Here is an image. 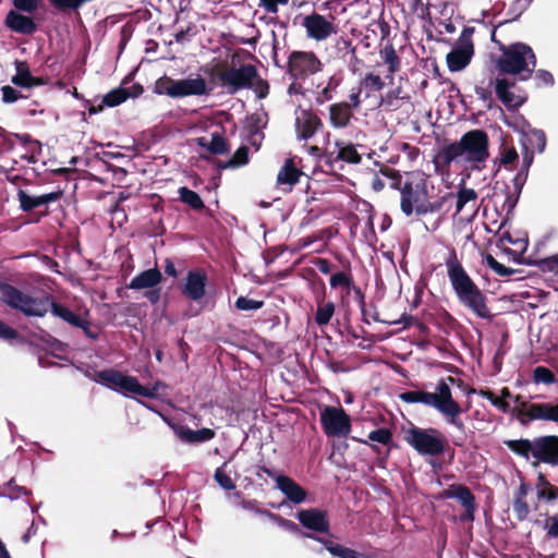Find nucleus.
I'll use <instances>...</instances> for the list:
<instances>
[{
	"instance_id": "obj_1",
	"label": "nucleus",
	"mask_w": 558,
	"mask_h": 558,
	"mask_svg": "<svg viewBox=\"0 0 558 558\" xmlns=\"http://www.w3.org/2000/svg\"><path fill=\"white\" fill-rule=\"evenodd\" d=\"M489 157V138L483 130L464 133L459 141L445 145L435 156V165L446 171H481Z\"/></svg>"
},
{
	"instance_id": "obj_2",
	"label": "nucleus",
	"mask_w": 558,
	"mask_h": 558,
	"mask_svg": "<svg viewBox=\"0 0 558 558\" xmlns=\"http://www.w3.org/2000/svg\"><path fill=\"white\" fill-rule=\"evenodd\" d=\"M0 301L29 317H44L50 311L53 316L61 318L71 326L84 329L87 333L88 320L75 314L66 306L54 302L48 293L32 295L14 286L1 283Z\"/></svg>"
},
{
	"instance_id": "obj_3",
	"label": "nucleus",
	"mask_w": 558,
	"mask_h": 558,
	"mask_svg": "<svg viewBox=\"0 0 558 558\" xmlns=\"http://www.w3.org/2000/svg\"><path fill=\"white\" fill-rule=\"evenodd\" d=\"M400 208L405 216H425L442 208L444 201L438 195L433 180L422 171L407 173L399 187Z\"/></svg>"
},
{
	"instance_id": "obj_4",
	"label": "nucleus",
	"mask_w": 558,
	"mask_h": 558,
	"mask_svg": "<svg viewBox=\"0 0 558 558\" xmlns=\"http://www.w3.org/2000/svg\"><path fill=\"white\" fill-rule=\"evenodd\" d=\"M454 383L456 379L449 376L438 380L434 391L409 390L402 392L399 398L405 403H421L435 409L448 425L464 432L465 425L461 420L463 410L452 396L451 386Z\"/></svg>"
},
{
	"instance_id": "obj_5",
	"label": "nucleus",
	"mask_w": 558,
	"mask_h": 558,
	"mask_svg": "<svg viewBox=\"0 0 558 558\" xmlns=\"http://www.w3.org/2000/svg\"><path fill=\"white\" fill-rule=\"evenodd\" d=\"M445 265L449 282L459 302L477 317L490 318L485 294L469 276L454 250H450Z\"/></svg>"
},
{
	"instance_id": "obj_6",
	"label": "nucleus",
	"mask_w": 558,
	"mask_h": 558,
	"mask_svg": "<svg viewBox=\"0 0 558 558\" xmlns=\"http://www.w3.org/2000/svg\"><path fill=\"white\" fill-rule=\"evenodd\" d=\"M530 493L534 494L532 508L535 511L542 505L553 506L558 501V486L550 483L544 474L539 473L534 484L521 480L512 501L513 512L519 521H525L530 515L531 506L526 500Z\"/></svg>"
},
{
	"instance_id": "obj_7",
	"label": "nucleus",
	"mask_w": 558,
	"mask_h": 558,
	"mask_svg": "<svg viewBox=\"0 0 558 558\" xmlns=\"http://www.w3.org/2000/svg\"><path fill=\"white\" fill-rule=\"evenodd\" d=\"M86 376L93 381L119 392L124 397L137 395L145 398H157L160 389L165 388V385L159 381L155 383L151 387H145L141 385L136 377L125 375L113 368L87 372Z\"/></svg>"
},
{
	"instance_id": "obj_8",
	"label": "nucleus",
	"mask_w": 558,
	"mask_h": 558,
	"mask_svg": "<svg viewBox=\"0 0 558 558\" xmlns=\"http://www.w3.org/2000/svg\"><path fill=\"white\" fill-rule=\"evenodd\" d=\"M507 448L513 453L530 460L534 464L544 462L550 465H558V436L547 435L534 439H514L505 441Z\"/></svg>"
},
{
	"instance_id": "obj_9",
	"label": "nucleus",
	"mask_w": 558,
	"mask_h": 558,
	"mask_svg": "<svg viewBox=\"0 0 558 558\" xmlns=\"http://www.w3.org/2000/svg\"><path fill=\"white\" fill-rule=\"evenodd\" d=\"M501 51V57L497 62L500 72L521 75V80L531 77L536 65V57L529 45L514 43L502 47Z\"/></svg>"
},
{
	"instance_id": "obj_10",
	"label": "nucleus",
	"mask_w": 558,
	"mask_h": 558,
	"mask_svg": "<svg viewBox=\"0 0 558 558\" xmlns=\"http://www.w3.org/2000/svg\"><path fill=\"white\" fill-rule=\"evenodd\" d=\"M404 440L423 457H438L445 453L448 442L437 428L412 426L404 433Z\"/></svg>"
},
{
	"instance_id": "obj_11",
	"label": "nucleus",
	"mask_w": 558,
	"mask_h": 558,
	"mask_svg": "<svg viewBox=\"0 0 558 558\" xmlns=\"http://www.w3.org/2000/svg\"><path fill=\"white\" fill-rule=\"evenodd\" d=\"M211 88L201 75L190 76L182 80H173L167 75L159 77L154 85V93L166 95L171 98H184L190 96H204L209 94Z\"/></svg>"
},
{
	"instance_id": "obj_12",
	"label": "nucleus",
	"mask_w": 558,
	"mask_h": 558,
	"mask_svg": "<svg viewBox=\"0 0 558 558\" xmlns=\"http://www.w3.org/2000/svg\"><path fill=\"white\" fill-rule=\"evenodd\" d=\"M319 418L327 437H347L351 432V418L341 407L325 405Z\"/></svg>"
},
{
	"instance_id": "obj_13",
	"label": "nucleus",
	"mask_w": 558,
	"mask_h": 558,
	"mask_svg": "<svg viewBox=\"0 0 558 558\" xmlns=\"http://www.w3.org/2000/svg\"><path fill=\"white\" fill-rule=\"evenodd\" d=\"M256 78L257 70L252 64H242L239 68H231L222 72L219 76L221 84L232 94L240 89L251 88Z\"/></svg>"
},
{
	"instance_id": "obj_14",
	"label": "nucleus",
	"mask_w": 558,
	"mask_h": 558,
	"mask_svg": "<svg viewBox=\"0 0 558 558\" xmlns=\"http://www.w3.org/2000/svg\"><path fill=\"white\" fill-rule=\"evenodd\" d=\"M288 68L291 76L303 78L322 71L323 63L312 51H293L288 58Z\"/></svg>"
},
{
	"instance_id": "obj_15",
	"label": "nucleus",
	"mask_w": 558,
	"mask_h": 558,
	"mask_svg": "<svg viewBox=\"0 0 558 558\" xmlns=\"http://www.w3.org/2000/svg\"><path fill=\"white\" fill-rule=\"evenodd\" d=\"M326 147L325 157L330 163L337 161H343L348 163H360L361 155L359 154L356 146L348 141L337 140L332 144L330 143V133L325 134Z\"/></svg>"
},
{
	"instance_id": "obj_16",
	"label": "nucleus",
	"mask_w": 558,
	"mask_h": 558,
	"mask_svg": "<svg viewBox=\"0 0 558 558\" xmlns=\"http://www.w3.org/2000/svg\"><path fill=\"white\" fill-rule=\"evenodd\" d=\"M473 56V44L471 36L464 31L459 38L458 45L447 54L448 69L451 72L463 70Z\"/></svg>"
},
{
	"instance_id": "obj_17",
	"label": "nucleus",
	"mask_w": 558,
	"mask_h": 558,
	"mask_svg": "<svg viewBox=\"0 0 558 558\" xmlns=\"http://www.w3.org/2000/svg\"><path fill=\"white\" fill-rule=\"evenodd\" d=\"M513 402L522 409L530 420H544L558 423V403H527L521 396H515Z\"/></svg>"
},
{
	"instance_id": "obj_18",
	"label": "nucleus",
	"mask_w": 558,
	"mask_h": 558,
	"mask_svg": "<svg viewBox=\"0 0 558 558\" xmlns=\"http://www.w3.org/2000/svg\"><path fill=\"white\" fill-rule=\"evenodd\" d=\"M302 26L305 28L307 37L317 41L325 40L336 33L333 23L318 13L305 16Z\"/></svg>"
},
{
	"instance_id": "obj_19",
	"label": "nucleus",
	"mask_w": 558,
	"mask_h": 558,
	"mask_svg": "<svg viewBox=\"0 0 558 558\" xmlns=\"http://www.w3.org/2000/svg\"><path fill=\"white\" fill-rule=\"evenodd\" d=\"M322 126V120L313 111L301 108L295 111V132L298 140H310Z\"/></svg>"
},
{
	"instance_id": "obj_20",
	"label": "nucleus",
	"mask_w": 558,
	"mask_h": 558,
	"mask_svg": "<svg viewBox=\"0 0 558 558\" xmlns=\"http://www.w3.org/2000/svg\"><path fill=\"white\" fill-rule=\"evenodd\" d=\"M207 276L204 270H190L180 289L192 301H199L206 294Z\"/></svg>"
},
{
	"instance_id": "obj_21",
	"label": "nucleus",
	"mask_w": 558,
	"mask_h": 558,
	"mask_svg": "<svg viewBox=\"0 0 558 558\" xmlns=\"http://www.w3.org/2000/svg\"><path fill=\"white\" fill-rule=\"evenodd\" d=\"M302 174V171L296 167L294 158H288L277 174L276 185L282 192L289 193L300 181Z\"/></svg>"
},
{
	"instance_id": "obj_22",
	"label": "nucleus",
	"mask_w": 558,
	"mask_h": 558,
	"mask_svg": "<svg viewBox=\"0 0 558 558\" xmlns=\"http://www.w3.org/2000/svg\"><path fill=\"white\" fill-rule=\"evenodd\" d=\"M298 520L300 523L310 530L316 532H328L329 521L327 513L319 509H306L298 512Z\"/></svg>"
},
{
	"instance_id": "obj_23",
	"label": "nucleus",
	"mask_w": 558,
	"mask_h": 558,
	"mask_svg": "<svg viewBox=\"0 0 558 558\" xmlns=\"http://www.w3.org/2000/svg\"><path fill=\"white\" fill-rule=\"evenodd\" d=\"M514 83L507 78L496 80V95L499 100L510 110L521 107L525 101L524 96L515 95L513 92H511Z\"/></svg>"
},
{
	"instance_id": "obj_24",
	"label": "nucleus",
	"mask_w": 558,
	"mask_h": 558,
	"mask_svg": "<svg viewBox=\"0 0 558 558\" xmlns=\"http://www.w3.org/2000/svg\"><path fill=\"white\" fill-rule=\"evenodd\" d=\"M276 487L293 504H301L306 498V492L289 476H277Z\"/></svg>"
},
{
	"instance_id": "obj_25",
	"label": "nucleus",
	"mask_w": 558,
	"mask_h": 558,
	"mask_svg": "<svg viewBox=\"0 0 558 558\" xmlns=\"http://www.w3.org/2000/svg\"><path fill=\"white\" fill-rule=\"evenodd\" d=\"M162 280L159 269L150 268L136 275L129 283V289L144 290L156 288Z\"/></svg>"
},
{
	"instance_id": "obj_26",
	"label": "nucleus",
	"mask_w": 558,
	"mask_h": 558,
	"mask_svg": "<svg viewBox=\"0 0 558 558\" xmlns=\"http://www.w3.org/2000/svg\"><path fill=\"white\" fill-rule=\"evenodd\" d=\"M194 141L211 155H223L229 150L226 138L219 132H213L209 136H199Z\"/></svg>"
},
{
	"instance_id": "obj_27",
	"label": "nucleus",
	"mask_w": 558,
	"mask_h": 558,
	"mask_svg": "<svg viewBox=\"0 0 558 558\" xmlns=\"http://www.w3.org/2000/svg\"><path fill=\"white\" fill-rule=\"evenodd\" d=\"M5 24L10 29L20 34L31 35L37 29V25L31 17L15 11H10L8 13Z\"/></svg>"
},
{
	"instance_id": "obj_28",
	"label": "nucleus",
	"mask_w": 558,
	"mask_h": 558,
	"mask_svg": "<svg viewBox=\"0 0 558 558\" xmlns=\"http://www.w3.org/2000/svg\"><path fill=\"white\" fill-rule=\"evenodd\" d=\"M352 117L353 114L348 102H337L329 107V122L335 129L347 128Z\"/></svg>"
},
{
	"instance_id": "obj_29",
	"label": "nucleus",
	"mask_w": 558,
	"mask_h": 558,
	"mask_svg": "<svg viewBox=\"0 0 558 558\" xmlns=\"http://www.w3.org/2000/svg\"><path fill=\"white\" fill-rule=\"evenodd\" d=\"M11 82L23 88H32L46 84L45 80L33 76L24 62H16V74L12 76Z\"/></svg>"
},
{
	"instance_id": "obj_30",
	"label": "nucleus",
	"mask_w": 558,
	"mask_h": 558,
	"mask_svg": "<svg viewBox=\"0 0 558 558\" xmlns=\"http://www.w3.org/2000/svg\"><path fill=\"white\" fill-rule=\"evenodd\" d=\"M17 196L20 201V206L24 211L33 210L34 208L54 202L59 198L58 193H48L38 196H32L22 190L19 191Z\"/></svg>"
},
{
	"instance_id": "obj_31",
	"label": "nucleus",
	"mask_w": 558,
	"mask_h": 558,
	"mask_svg": "<svg viewBox=\"0 0 558 558\" xmlns=\"http://www.w3.org/2000/svg\"><path fill=\"white\" fill-rule=\"evenodd\" d=\"M392 438H393V435H392L391 429H389L387 427H381V428L372 430L368 434L367 439L353 438V440L369 446L373 449V451L378 453L379 449H378L377 444H380L383 446H389L392 442Z\"/></svg>"
},
{
	"instance_id": "obj_32",
	"label": "nucleus",
	"mask_w": 558,
	"mask_h": 558,
	"mask_svg": "<svg viewBox=\"0 0 558 558\" xmlns=\"http://www.w3.org/2000/svg\"><path fill=\"white\" fill-rule=\"evenodd\" d=\"M379 57L387 65V74L385 77L392 81L395 73L401 69V60L392 45H386L379 51Z\"/></svg>"
},
{
	"instance_id": "obj_33",
	"label": "nucleus",
	"mask_w": 558,
	"mask_h": 558,
	"mask_svg": "<svg viewBox=\"0 0 558 558\" xmlns=\"http://www.w3.org/2000/svg\"><path fill=\"white\" fill-rule=\"evenodd\" d=\"M175 433L182 441L191 442V444L205 442L215 437V432L213 429L206 428V427L197 429V430H193L189 427L182 426V427H179Z\"/></svg>"
},
{
	"instance_id": "obj_34",
	"label": "nucleus",
	"mask_w": 558,
	"mask_h": 558,
	"mask_svg": "<svg viewBox=\"0 0 558 558\" xmlns=\"http://www.w3.org/2000/svg\"><path fill=\"white\" fill-rule=\"evenodd\" d=\"M359 85L361 86L364 98H369L376 93H379L385 87V81L380 77V75L369 72L366 73L361 80Z\"/></svg>"
},
{
	"instance_id": "obj_35",
	"label": "nucleus",
	"mask_w": 558,
	"mask_h": 558,
	"mask_svg": "<svg viewBox=\"0 0 558 558\" xmlns=\"http://www.w3.org/2000/svg\"><path fill=\"white\" fill-rule=\"evenodd\" d=\"M410 97L403 94L402 88L396 87L388 90L385 95L380 96L378 107L387 110H397L401 107L403 100H409Z\"/></svg>"
},
{
	"instance_id": "obj_36",
	"label": "nucleus",
	"mask_w": 558,
	"mask_h": 558,
	"mask_svg": "<svg viewBox=\"0 0 558 558\" xmlns=\"http://www.w3.org/2000/svg\"><path fill=\"white\" fill-rule=\"evenodd\" d=\"M248 147L241 146L239 147L230 159L226 161H219L217 167L221 170L223 169H238L248 163Z\"/></svg>"
},
{
	"instance_id": "obj_37",
	"label": "nucleus",
	"mask_w": 558,
	"mask_h": 558,
	"mask_svg": "<svg viewBox=\"0 0 558 558\" xmlns=\"http://www.w3.org/2000/svg\"><path fill=\"white\" fill-rule=\"evenodd\" d=\"M477 194L473 189L461 186L457 193L456 213H461L465 207L470 209L476 207Z\"/></svg>"
},
{
	"instance_id": "obj_38",
	"label": "nucleus",
	"mask_w": 558,
	"mask_h": 558,
	"mask_svg": "<svg viewBox=\"0 0 558 558\" xmlns=\"http://www.w3.org/2000/svg\"><path fill=\"white\" fill-rule=\"evenodd\" d=\"M456 499L462 505L466 511V517L473 520L475 512V497L472 492L464 485H458Z\"/></svg>"
},
{
	"instance_id": "obj_39",
	"label": "nucleus",
	"mask_w": 558,
	"mask_h": 558,
	"mask_svg": "<svg viewBox=\"0 0 558 558\" xmlns=\"http://www.w3.org/2000/svg\"><path fill=\"white\" fill-rule=\"evenodd\" d=\"M178 194L180 201L190 206L192 209L201 210L204 208V202L202 201L201 196L189 187L181 186L178 190Z\"/></svg>"
},
{
	"instance_id": "obj_40",
	"label": "nucleus",
	"mask_w": 558,
	"mask_h": 558,
	"mask_svg": "<svg viewBox=\"0 0 558 558\" xmlns=\"http://www.w3.org/2000/svg\"><path fill=\"white\" fill-rule=\"evenodd\" d=\"M335 304L332 302H327L324 304H318L316 313H315V323L318 326H326L331 320L335 315Z\"/></svg>"
},
{
	"instance_id": "obj_41",
	"label": "nucleus",
	"mask_w": 558,
	"mask_h": 558,
	"mask_svg": "<svg viewBox=\"0 0 558 558\" xmlns=\"http://www.w3.org/2000/svg\"><path fill=\"white\" fill-rule=\"evenodd\" d=\"M326 548L332 556L339 558H366L362 553L331 542L326 544Z\"/></svg>"
},
{
	"instance_id": "obj_42",
	"label": "nucleus",
	"mask_w": 558,
	"mask_h": 558,
	"mask_svg": "<svg viewBox=\"0 0 558 558\" xmlns=\"http://www.w3.org/2000/svg\"><path fill=\"white\" fill-rule=\"evenodd\" d=\"M130 94L125 88H116L105 95L102 102L108 107H116L124 102Z\"/></svg>"
},
{
	"instance_id": "obj_43",
	"label": "nucleus",
	"mask_w": 558,
	"mask_h": 558,
	"mask_svg": "<svg viewBox=\"0 0 558 558\" xmlns=\"http://www.w3.org/2000/svg\"><path fill=\"white\" fill-rule=\"evenodd\" d=\"M339 84L340 78L331 76L327 82V85L320 92L317 93L316 101L318 104H324L332 99Z\"/></svg>"
},
{
	"instance_id": "obj_44",
	"label": "nucleus",
	"mask_w": 558,
	"mask_h": 558,
	"mask_svg": "<svg viewBox=\"0 0 558 558\" xmlns=\"http://www.w3.org/2000/svg\"><path fill=\"white\" fill-rule=\"evenodd\" d=\"M353 286V279L350 274H347L344 271H339L330 277V287L332 289L343 288L348 291Z\"/></svg>"
},
{
	"instance_id": "obj_45",
	"label": "nucleus",
	"mask_w": 558,
	"mask_h": 558,
	"mask_svg": "<svg viewBox=\"0 0 558 558\" xmlns=\"http://www.w3.org/2000/svg\"><path fill=\"white\" fill-rule=\"evenodd\" d=\"M533 381L535 384L551 385L556 381V377L549 368L545 366H537L533 371Z\"/></svg>"
},
{
	"instance_id": "obj_46",
	"label": "nucleus",
	"mask_w": 558,
	"mask_h": 558,
	"mask_svg": "<svg viewBox=\"0 0 558 558\" xmlns=\"http://www.w3.org/2000/svg\"><path fill=\"white\" fill-rule=\"evenodd\" d=\"M264 305L263 301H257L253 299H248L246 296H240L236 299L234 306L238 311L248 312V311H257L262 308Z\"/></svg>"
},
{
	"instance_id": "obj_47",
	"label": "nucleus",
	"mask_w": 558,
	"mask_h": 558,
	"mask_svg": "<svg viewBox=\"0 0 558 558\" xmlns=\"http://www.w3.org/2000/svg\"><path fill=\"white\" fill-rule=\"evenodd\" d=\"M268 520L289 533H299V526L291 520L284 519L276 513L268 514Z\"/></svg>"
},
{
	"instance_id": "obj_48",
	"label": "nucleus",
	"mask_w": 558,
	"mask_h": 558,
	"mask_svg": "<svg viewBox=\"0 0 558 558\" xmlns=\"http://www.w3.org/2000/svg\"><path fill=\"white\" fill-rule=\"evenodd\" d=\"M228 462H225L221 468H218L215 471V480L216 482L226 490H232L235 488V484L233 483L232 478L226 473L223 470L225 466H227Z\"/></svg>"
},
{
	"instance_id": "obj_49",
	"label": "nucleus",
	"mask_w": 558,
	"mask_h": 558,
	"mask_svg": "<svg viewBox=\"0 0 558 558\" xmlns=\"http://www.w3.org/2000/svg\"><path fill=\"white\" fill-rule=\"evenodd\" d=\"M533 0H513L511 3L508 15L510 20H517L530 7Z\"/></svg>"
},
{
	"instance_id": "obj_50",
	"label": "nucleus",
	"mask_w": 558,
	"mask_h": 558,
	"mask_svg": "<svg viewBox=\"0 0 558 558\" xmlns=\"http://www.w3.org/2000/svg\"><path fill=\"white\" fill-rule=\"evenodd\" d=\"M485 262L487 264V266L494 270L497 275L499 276H509L511 274H513V270L506 267L505 265L500 264L499 262H497L492 255H486L485 257Z\"/></svg>"
},
{
	"instance_id": "obj_51",
	"label": "nucleus",
	"mask_w": 558,
	"mask_h": 558,
	"mask_svg": "<svg viewBox=\"0 0 558 558\" xmlns=\"http://www.w3.org/2000/svg\"><path fill=\"white\" fill-rule=\"evenodd\" d=\"M239 506L243 509V510H246V511H250V512H253L255 514H258V515H262V517H265L268 519V514H270L271 512L266 510V509H262L258 507V501L256 500H241L239 502Z\"/></svg>"
},
{
	"instance_id": "obj_52",
	"label": "nucleus",
	"mask_w": 558,
	"mask_h": 558,
	"mask_svg": "<svg viewBox=\"0 0 558 558\" xmlns=\"http://www.w3.org/2000/svg\"><path fill=\"white\" fill-rule=\"evenodd\" d=\"M530 142L535 146L538 153H543L546 147V136L542 130H532L530 132Z\"/></svg>"
},
{
	"instance_id": "obj_53",
	"label": "nucleus",
	"mask_w": 558,
	"mask_h": 558,
	"mask_svg": "<svg viewBox=\"0 0 558 558\" xmlns=\"http://www.w3.org/2000/svg\"><path fill=\"white\" fill-rule=\"evenodd\" d=\"M519 158V155L517 150L513 147L505 148L499 156V163L505 167H510L513 165L514 161H517Z\"/></svg>"
},
{
	"instance_id": "obj_54",
	"label": "nucleus",
	"mask_w": 558,
	"mask_h": 558,
	"mask_svg": "<svg viewBox=\"0 0 558 558\" xmlns=\"http://www.w3.org/2000/svg\"><path fill=\"white\" fill-rule=\"evenodd\" d=\"M2 92V100L5 104H12L19 100L22 97V94L15 88L5 85L1 88Z\"/></svg>"
},
{
	"instance_id": "obj_55",
	"label": "nucleus",
	"mask_w": 558,
	"mask_h": 558,
	"mask_svg": "<svg viewBox=\"0 0 558 558\" xmlns=\"http://www.w3.org/2000/svg\"><path fill=\"white\" fill-rule=\"evenodd\" d=\"M362 95H364L361 86L353 87L349 94L350 109H359L362 104Z\"/></svg>"
},
{
	"instance_id": "obj_56",
	"label": "nucleus",
	"mask_w": 558,
	"mask_h": 558,
	"mask_svg": "<svg viewBox=\"0 0 558 558\" xmlns=\"http://www.w3.org/2000/svg\"><path fill=\"white\" fill-rule=\"evenodd\" d=\"M254 89V92L256 93L257 97L258 98H265L267 95H268V92H269V85L266 81L259 78L257 76V78L253 82V85L252 87Z\"/></svg>"
},
{
	"instance_id": "obj_57",
	"label": "nucleus",
	"mask_w": 558,
	"mask_h": 558,
	"mask_svg": "<svg viewBox=\"0 0 558 558\" xmlns=\"http://www.w3.org/2000/svg\"><path fill=\"white\" fill-rule=\"evenodd\" d=\"M289 0H259L262 7L267 13L276 14L279 4H287Z\"/></svg>"
},
{
	"instance_id": "obj_58",
	"label": "nucleus",
	"mask_w": 558,
	"mask_h": 558,
	"mask_svg": "<svg viewBox=\"0 0 558 558\" xmlns=\"http://www.w3.org/2000/svg\"><path fill=\"white\" fill-rule=\"evenodd\" d=\"M7 494L8 496L11 498V499H17L20 498L21 496H24V495H27L28 492L25 487L23 486H17L15 485L12 481L9 482L8 484V490H7Z\"/></svg>"
},
{
	"instance_id": "obj_59",
	"label": "nucleus",
	"mask_w": 558,
	"mask_h": 558,
	"mask_svg": "<svg viewBox=\"0 0 558 558\" xmlns=\"http://www.w3.org/2000/svg\"><path fill=\"white\" fill-rule=\"evenodd\" d=\"M13 4L16 9L32 13L37 9V0H13Z\"/></svg>"
},
{
	"instance_id": "obj_60",
	"label": "nucleus",
	"mask_w": 558,
	"mask_h": 558,
	"mask_svg": "<svg viewBox=\"0 0 558 558\" xmlns=\"http://www.w3.org/2000/svg\"><path fill=\"white\" fill-rule=\"evenodd\" d=\"M19 336L17 331L0 320V338L4 340H13Z\"/></svg>"
},
{
	"instance_id": "obj_61",
	"label": "nucleus",
	"mask_w": 558,
	"mask_h": 558,
	"mask_svg": "<svg viewBox=\"0 0 558 558\" xmlns=\"http://www.w3.org/2000/svg\"><path fill=\"white\" fill-rule=\"evenodd\" d=\"M526 179H527L526 169L525 170H520L517 173V175L513 178V186H514V192L517 194L521 193V190H522Z\"/></svg>"
},
{
	"instance_id": "obj_62",
	"label": "nucleus",
	"mask_w": 558,
	"mask_h": 558,
	"mask_svg": "<svg viewBox=\"0 0 558 558\" xmlns=\"http://www.w3.org/2000/svg\"><path fill=\"white\" fill-rule=\"evenodd\" d=\"M535 78L547 86H553L555 82L553 74L546 70H537L535 73Z\"/></svg>"
},
{
	"instance_id": "obj_63",
	"label": "nucleus",
	"mask_w": 558,
	"mask_h": 558,
	"mask_svg": "<svg viewBox=\"0 0 558 558\" xmlns=\"http://www.w3.org/2000/svg\"><path fill=\"white\" fill-rule=\"evenodd\" d=\"M315 266L322 274L325 275L330 274L333 268V265L328 259L325 258L317 259Z\"/></svg>"
},
{
	"instance_id": "obj_64",
	"label": "nucleus",
	"mask_w": 558,
	"mask_h": 558,
	"mask_svg": "<svg viewBox=\"0 0 558 558\" xmlns=\"http://www.w3.org/2000/svg\"><path fill=\"white\" fill-rule=\"evenodd\" d=\"M519 195L520 194H517L515 192L513 194L507 195L504 207H507L508 213H510L515 207L519 199Z\"/></svg>"
}]
</instances>
